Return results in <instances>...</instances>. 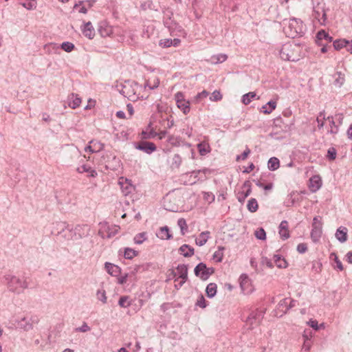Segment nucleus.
<instances>
[{"mask_svg":"<svg viewBox=\"0 0 352 352\" xmlns=\"http://www.w3.org/2000/svg\"><path fill=\"white\" fill-rule=\"evenodd\" d=\"M335 257V262L336 263V268H338L339 270L342 271L344 270L343 265L342 262L339 260L337 255L335 253L331 254V256Z\"/></svg>","mask_w":352,"mask_h":352,"instance_id":"obj_59","label":"nucleus"},{"mask_svg":"<svg viewBox=\"0 0 352 352\" xmlns=\"http://www.w3.org/2000/svg\"><path fill=\"white\" fill-rule=\"evenodd\" d=\"M299 47L300 45L294 41L286 43L282 46L279 52L280 58L284 60H298Z\"/></svg>","mask_w":352,"mask_h":352,"instance_id":"obj_1","label":"nucleus"},{"mask_svg":"<svg viewBox=\"0 0 352 352\" xmlns=\"http://www.w3.org/2000/svg\"><path fill=\"white\" fill-rule=\"evenodd\" d=\"M157 133L153 130H151L149 132L142 131V135L143 139H151L156 137Z\"/></svg>","mask_w":352,"mask_h":352,"instance_id":"obj_49","label":"nucleus"},{"mask_svg":"<svg viewBox=\"0 0 352 352\" xmlns=\"http://www.w3.org/2000/svg\"><path fill=\"white\" fill-rule=\"evenodd\" d=\"M348 41L345 39H338L333 41V45L335 50H339L343 47L346 48Z\"/></svg>","mask_w":352,"mask_h":352,"instance_id":"obj_32","label":"nucleus"},{"mask_svg":"<svg viewBox=\"0 0 352 352\" xmlns=\"http://www.w3.org/2000/svg\"><path fill=\"white\" fill-rule=\"evenodd\" d=\"M60 47L63 50L65 51L66 52H71L75 47L74 45L72 43L70 42H63Z\"/></svg>","mask_w":352,"mask_h":352,"instance_id":"obj_40","label":"nucleus"},{"mask_svg":"<svg viewBox=\"0 0 352 352\" xmlns=\"http://www.w3.org/2000/svg\"><path fill=\"white\" fill-rule=\"evenodd\" d=\"M336 239L341 243L347 240V229L344 227L339 228L336 232Z\"/></svg>","mask_w":352,"mask_h":352,"instance_id":"obj_18","label":"nucleus"},{"mask_svg":"<svg viewBox=\"0 0 352 352\" xmlns=\"http://www.w3.org/2000/svg\"><path fill=\"white\" fill-rule=\"evenodd\" d=\"M98 31L101 36H109L113 33V28L106 21H101L98 25Z\"/></svg>","mask_w":352,"mask_h":352,"instance_id":"obj_11","label":"nucleus"},{"mask_svg":"<svg viewBox=\"0 0 352 352\" xmlns=\"http://www.w3.org/2000/svg\"><path fill=\"white\" fill-rule=\"evenodd\" d=\"M157 236L161 239H170L172 238V235L169 233V229L167 226L160 228Z\"/></svg>","mask_w":352,"mask_h":352,"instance_id":"obj_23","label":"nucleus"},{"mask_svg":"<svg viewBox=\"0 0 352 352\" xmlns=\"http://www.w3.org/2000/svg\"><path fill=\"white\" fill-rule=\"evenodd\" d=\"M338 77L334 80V84L339 87L342 86L345 80L344 74H342L340 72L336 73Z\"/></svg>","mask_w":352,"mask_h":352,"instance_id":"obj_38","label":"nucleus"},{"mask_svg":"<svg viewBox=\"0 0 352 352\" xmlns=\"http://www.w3.org/2000/svg\"><path fill=\"white\" fill-rule=\"evenodd\" d=\"M90 329H91L88 326V324L85 322H83L82 324L80 327L76 329V331L85 333L90 331Z\"/></svg>","mask_w":352,"mask_h":352,"instance_id":"obj_55","label":"nucleus"},{"mask_svg":"<svg viewBox=\"0 0 352 352\" xmlns=\"http://www.w3.org/2000/svg\"><path fill=\"white\" fill-rule=\"evenodd\" d=\"M284 32L287 36L294 38L302 33V22L295 18L283 21Z\"/></svg>","mask_w":352,"mask_h":352,"instance_id":"obj_2","label":"nucleus"},{"mask_svg":"<svg viewBox=\"0 0 352 352\" xmlns=\"http://www.w3.org/2000/svg\"><path fill=\"white\" fill-rule=\"evenodd\" d=\"M146 240V233L141 232L136 234L133 238V241L135 244H142L144 241Z\"/></svg>","mask_w":352,"mask_h":352,"instance_id":"obj_34","label":"nucleus"},{"mask_svg":"<svg viewBox=\"0 0 352 352\" xmlns=\"http://www.w3.org/2000/svg\"><path fill=\"white\" fill-rule=\"evenodd\" d=\"M208 95H209V93H208L207 91L204 90V91H202L201 92L198 93V94L195 96V100L197 102H199L201 99L206 98Z\"/></svg>","mask_w":352,"mask_h":352,"instance_id":"obj_52","label":"nucleus"},{"mask_svg":"<svg viewBox=\"0 0 352 352\" xmlns=\"http://www.w3.org/2000/svg\"><path fill=\"white\" fill-rule=\"evenodd\" d=\"M222 99V95L219 91L215 90L212 93L210 100L211 101H219Z\"/></svg>","mask_w":352,"mask_h":352,"instance_id":"obj_48","label":"nucleus"},{"mask_svg":"<svg viewBox=\"0 0 352 352\" xmlns=\"http://www.w3.org/2000/svg\"><path fill=\"white\" fill-rule=\"evenodd\" d=\"M177 225L180 228L182 234L184 235L186 231L188 229V226L186 220L183 218L179 219L177 221Z\"/></svg>","mask_w":352,"mask_h":352,"instance_id":"obj_36","label":"nucleus"},{"mask_svg":"<svg viewBox=\"0 0 352 352\" xmlns=\"http://www.w3.org/2000/svg\"><path fill=\"white\" fill-rule=\"evenodd\" d=\"M179 252L184 257H190L194 254V248L187 244H184L179 248Z\"/></svg>","mask_w":352,"mask_h":352,"instance_id":"obj_19","label":"nucleus"},{"mask_svg":"<svg viewBox=\"0 0 352 352\" xmlns=\"http://www.w3.org/2000/svg\"><path fill=\"white\" fill-rule=\"evenodd\" d=\"M263 317V312L262 311L255 310L252 311L248 316L245 322L249 326L250 329H252L254 325H257L260 320Z\"/></svg>","mask_w":352,"mask_h":352,"instance_id":"obj_8","label":"nucleus"},{"mask_svg":"<svg viewBox=\"0 0 352 352\" xmlns=\"http://www.w3.org/2000/svg\"><path fill=\"white\" fill-rule=\"evenodd\" d=\"M217 284L214 283H209L206 289V293L208 298H212L216 295L217 293Z\"/></svg>","mask_w":352,"mask_h":352,"instance_id":"obj_26","label":"nucleus"},{"mask_svg":"<svg viewBox=\"0 0 352 352\" xmlns=\"http://www.w3.org/2000/svg\"><path fill=\"white\" fill-rule=\"evenodd\" d=\"M77 171L80 173H88L89 176L95 177L97 175V172L87 165H82L77 168Z\"/></svg>","mask_w":352,"mask_h":352,"instance_id":"obj_22","label":"nucleus"},{"mask_svg":"<svg viewBox=\"0 0 352 352\" xmlns=\"http://www.w3.org/2000/svg\"><path fill=\"white\" fill-rule=\"evenodd\" d=\"M120 94L126 97L129 100L135 101L138 98L136 91L138 89V84L134 81L126 80L121 85Z\"/></svg>","mask_w":352,"mask_h":352,"instance_id":"obj_4","label":"nucleus"},{"mask_svg":"<svg viewBox=\"0 0 352 352\" xmlns=\"http://www.w3.org/2000/svg\"><path fill=\"white\" fill-rule=\"evenodd\" d=\"M6 283L8 289L14 293L21 294L28 287L25 280H23L12 274H6L5 276Z\"/></svg>","mask_w":352,"mask_h":352,"instance_id":"obj_3","label":"nucleus"},{"mask_svg":"<svg viewBox=\"0 0 352 352\" xmlns=\"http://www.w3.org/2000/svg\"><path fill=\"white\" fill-rule=\"evenodd\" d=\"M67 103L71 108L76 109L80 106L81 103V98H79L78 95L72 94L68 96Z\"/></svg>","mask_w":352,"mask_h":352,"instance_id":"obj_17","label":"nucleus"},{"mask_svg":"<svg viewBox=\"0 0 352 352\" xmlns=\"http://www.w3.org/2000/svg\"><path fill=\"white\" fill-rule=\"evenodd\" d=\"M108 229H109L108 234H107V237L108 238H110V237L116 235V233L118 232V228H117V226H113L111 228H108Z\"/></svg>","mask_w":352,"mask_h":352,"instance_id":"obj_62","label":"nucleus"},{"mask_svg":"<svg viewBox=\"0 0 352 352\" xmlns=\"http://www.w3.org/2000/svg\"><path fill=\"white\" fill-rule=\"evenodd\" d=\"M249 283V278L246 274H242L240 276V286L243 290H245L246 285Z\"/></svg>","mask_w":352,"mask_h":352,"instance_id":"obj_47","label":"nucleus"},{"mask_svg":"<svg viewBox=\"0 0 352 352\" xmlns=\"http://www.w3.org/2000/svg\"><path fill=\"white\" fill-rule=\"evenodd\" d=\"M166 18L164 17V24L166 27H167L168 29H173L176 26V23L171 20L170 16L173 14L171 12H168V13H164Z\"/></svg>","mask_w":352,"mask_h":352,"instance_id":"obj_25","label":"nucleus"},{"mask_svg":"<svg viewBox=\"0 0 352 352\" xmlns=\"http://www.w3.org/2000/svg\"><path fill=\"white\" fill-rule=\"evenodd\" d=\"M314 16L318 19L321 24H324L327 15L323 6H320L318 4L316 7L314 6Z\"/></svg>","mask_w":352,"mask_h":352,"instance_id":"obj_10","label":"nucleus"},{"mask_svg":"<svg viewBox=\"0 0 352 352\" xmlns=\"http://www.w3.org/2000/svg\"><path fill=\"white\" fill-rule=\"evenodd\" d=\"M107 158L111 157V160H107L104 161L105 163V167L107 169L110 170H116L118 167L119 166L120 160L118 158H117L116 156H113L111 155H107Z\"/></svg>","mask_w":352,"mask_h":352,"instance_id":"obj_14","label":"nucleus"},{"mask_svg":"<svg viewBox=\"0 0 352 352\" xmlns=\"http://www.w3.org/2000/svg\"><path fill=\"white\" fill-rule=\"evenodd\" d=\"M279 234L283 240H286L289 237L288 223L285 220L282 221L279 225Z\"/></svg>","mask_w":352,"mask_h":352,"instance_id":"obj_16","label":"nucleus"},{"mask_svg":"<svg viewBox=\"0 0 352 352\" xmlns=\"http://www.w3.org/2000/svg\"><path fill=\"white\" fill-rule=\"evenodd\" d=\"M243 188H246L245 192H243V195H245V197H248L252 192L250 182L248 180L245 181L243 184Z\"/></svg>","mask_w":352,"mask_h":352,"instance_id":"obj_46","label":"nucleus"},{"mask_svg":"<svg viewBox=\"0 0 352 352\" xmlns=\"http://www.w3.org/2000/svg\"><path fill=\"white\" fill-rule=\"evenodd\" d=\"M210 232L204 231L199 234V237L195 240V243L199 246L205 245L209 238Z\"/></svg>","mask_w":352,"mask_h":352,"instance_id":"obj_21","label":"nucleus"},{"mask_svg":"<svg viewBox=\"0 0 352 352\" xmlns=\"http://www.w3.org/2000/svg\"><path fill=\"white\" fill-rule=\"evenodd\" d=\"M303 337L305 338V341L302 347V350L306 352H309L311 347L310 342L307 336L304 335Z\"/></svg>","mask_w":352,"mask_h":352,"instance_id":"obj_54","label":"nucleus"},{"mask_svg":"<svg viewBox=\"0 0 352 352\" xmlns=\"http://www.w3.org/2000/svg\"><path fill=\"white\" fill-rule=\"evenodd\" d=\"M307 323L311 327H312L315 330H318L320 329V327H324L323 324H321L319 326L318 321L316 320H310Z\"/></svg>","mask_w":352,"mask_h":352,"instance_id":"obj_57","label":"nucleus"},{"mask_svg":"<svg viewBox=\"0 0 352 352\" xmlns=\"http://www.w3.org/2000/svg\"><path fill=\"white\" fill-rule=\"evenodd\" d=\"M135 148L142 151L147 154H151L156 151V146L151 142L142 141L135 146Z\"/></svg>","mask_w":352,"mask_h":352,"instance_id":"obj_9","label":"nucleus"},{"mask_svg":"<svg viewBox=\"0 0 352 352\" xmlns=\"http://www.w3.org/2000/svg\"><path fill=\"white\" fill-rule=\"evenodd\" d=\"M325 117H324V111H322L321 112H320L318 116L316 118V121L318 124V126L319 129H321L324 126V121L323 120H325Z\"/></svg>","mask_w":352,"mask_h":352,"instance_id":"obj_45","label":"nucleus"},{"mask_svg":"<svg viewBox=\"0 0 352 352\" xmlns=\"http://www.w3.org/2000/svg\"><path fill=\"white\" fill-rule=\"evenodd\" d=\"M336 150L333 147L329 148L327 151V157L329 160H334L336 157Z\"/></svg>","mask_w":352,"mask_h":352,"instance_id":"obj_51","label":"nucleus"},{"mask_svg":"<svg viewBox=\"0 0 352 352\" xmlns=\"http://www.w3.org/2000/svg\"><path fill=\"white\" fill-rule=\"evenodd\" d=\"M138 254V252L130 248H126L124 252V256L126 259H132Z\"/></svg>","mask_w":352,"mask_h":352,"instance_id":"obj_30","label":"nucleus"},{"mask_svg":"<svg viewBox=\"0 0 352 352\" xmlns=\"http://www.w3.org/2000/svg\"><path fill=\"white\" fill-rule=\"evenodd\" d=\"M254 235L259 240H265L266 239V233L263 228H260L255 231Z\"/></svg>","mask_w":352,"mask_h":352,"instance_id":"obj_41","label":"nucleus"},{"mask_svg":"<svg viewBox=\"0 0 352 352\" xmlns=\"http://www.w3.org/2000/svg\"><path fill=\"white\" fill-rule=\"evenodd\" d=\"M289 300V298H283V300H281L278 303L279 308L285 307V309H286L287 307H288V305H288Z\"/></svg>","mask_w":352,"mask_h":352,"instance_id":"obj_64","label":"nucleus"},{"mask_svg":"<svg viewBox=\"0 0 352 352\" xmlns=\"http://www.w3.org/2000/svg\"><path fill=\"white\" fill-rule=\"evenodd\" d=\"M261 263L263 265H266L269 268H272L274 266L272 262L267 257L262 258Z\"/></svg>","mask_w":352,"mask_h":352,"instance_id":"obj_63","label":"nucleus"},{"mask_svg":"<svg viewBox=\"0 0 352 352\" xmlns=\"http://www.w3.org/2000/svg\"><path fill=\"white\" fill-rule=\"evenodd\" d=\"M250 153V150L247 148L243 152V153L241 155H238L236 157V161H239V160H244L247 158V157L248 156V155Z\"/></svg>","mask_w":352,"mask_h":352,"instance_id":"obj_60","label":"nucleus"},{"mask_svg":"<svg viewBox=\"0 0 352 352\" xmlns=\"http://www.w3.org/2000/svg\"><path fill=\"white\" fill-rule=\"evenodd\" d=\"M255 97L256 94L254 92H249L242 96L241 101L244 104H248L251 102L252 99L254 98Z\"/></svg>","mask_w":352,"mask_h":352,"instance_id":"obj_33","label":"nucleus"},{"mask_svg":"<svg viewBox=\"0 0 352 352\" xmlns=\"http://www.w3.org/2000/svg\"><path fill=\"white\" fill-rule=\"evenodd\" d=\"M280 166V161L277 157H272L270 158L267 162V167L270 170H276Z\"/></svg>","mask_w":352,"mask_h":352,"instance_id":"obj_24","label":"nucleus"},{"mask_svg":"<svg viewBox=\"0 0 352 352\" xmlns=\"http://www.w3.org/2000/svg\"><path fill=\"white\" fill-rule=\"evenodd\" d=\"M129 296H121L119 299L118 305L121 307H124V308L129 307L131 305V302L129 301Z\"/></svg>","mask_w":352,"mask_h":352,"instance_id":"obj_37","label":"nucleus"},{"mask_svg":"<svg viewBox=\"0 0 352 352\" xmlns=\"http://www.w3.org/2000/svg\"><path fill=\"white\" fill-rule=\"evenodd\" d=\"M247 208L251 212H256L258 209V203L256 199L254 198H251L248 202Z\"/></svg>","mask_w":352,"mask_h":352,"instance_id":"obj_31","label":"nucleus"},{"mask_svg":"<svg viewBox=\"0 0 352 352\" xmlns=\"http://www.w3.org/2000/svg\"><path fill=\"white\" fill-rule=\"evenodd\" d=\"M196 305L201 308H205L206 307V300L202 295L197 300Z\"/></svg>","mask_w":352,"mask_h":352,"instance_id":"obj_61","label":"nucleus"},{"mask_svg":"<svg viewBox=\"0 0 352 352\" xmlns=\"http://www.w3.org/2000/svg\"><path fill=\"white\" fill-rule=\"evenodd\" d=\"M323 41L327 43H331L333 38L330 36L324 30H320L316 35V43L318 45H323Z\"/></svg>","mask_w":352,"mask_h":352,"instance_id":"obj_13","label":"nucleus"},{"mask_svg":"<svg viewBox=\"0 0 352 352\" xmlns=\"http://www.w3.org/2000/svg\"><path fill=\"white\" fill-rule=\"evenodd\" d=\"M307 250V245L306 243H301L297 245V251L299 253L303 254V253L306 252Z\"/></svg>","mask_w":352,"mask_h":352,"instance_id":"obj_58","label":"nucleus"},{"mask_svg":"<svg viewBox=\"0 0 352 352\" xmlns=\"http://www.w3.org/2000/svg\"><path fill=\"white\" fill-rule=\"evenodd\" d=\"M176 270L177 272H175L174 270H171L170 274L174 277L177 274L179 275V277L175 279V281H177L179 278H182V280L179 284V286L182 287L188 279V266L184 264H180L177 265Z\"/></svg>","mask_w":352,"mask_h":352,"instance_id":"obj_7","label":"nucleus"},{"mask_svg":"<svg viewBox=\"0 0 352 352\" xmlns=\"http://www.w3.org/2000/svg\"><path fill=\"white\" fill-rule=\"evenodd\" d=\"M212 59L215 63H223L227 59V56L226 54H219L217 56H214Z\"/></svg>","mask_w":352,"mask_h":352,"instance_id":"obj_53","label":"nucleus"},{"mask_svg":"<svg viewBox=\"0 0 352 352\" xmlns=\"http://www.w3.org/2000/svg\"><path fill=\"white\" fill-rule=\"evenodd\" d=\"M20 4L26 8L27 10H34L36 8V1L35 0H30V1L25 3H20Z\"/></svg>","mask_w":352,"mask_h":352,"instance_id":"obj_39","label":"nucleus"},{"mask_svg":"<svg viewBox=\"0 0 352 352\" xmlns=\"http://www.w3.org/2000/svg\"><path fill=\"white\" fill-rule=\"evenodd\" d=\"M159 45L163 48H166L172 46V41L170 38L162 39L159 42Z\"/></svg>","mask_w":352,"mask_h":352,"instance_id":"obj_50","label":"nucleus"},{"mask_svg":"<svg viewBox=\"0 0 352 352\" xmlns=\"http://www.w3.org/2000/svg\"><path fill=\"white\" fill-rule=\"evenodd\" d=\"M182 164V157L179 154H175L173 157L172 166L179 168Z\"/></svg>","mask_w":352,"mask_h":352,"instance_id":"obj_43","label":"nucleus"},{"mask_svg":"<svg viewBox=\"0 0 352 352\" xmlns=\"http://www.w3.org/2000/svg\"><path fill=\"white\" fill-rule=\"evenodd\" d=\"M61 231L58 232V234H63L65 232H67L69 234V236L72 235V228H69L68 225H66L65 223H61Z\"/></svg>","mask_w":352,"mask_h":352,"instance_id":"obj_56","label":"nucleus"},{"mask_svg":"<svg viewBox=\"0 0 352 352\" xmlns=\"http://www.w3.org/2000/svg\"><path fill=\"white\" fill-rule=\"evenodd\" d=\"M195 274L202 280H206L214 272L213 267H208L204 263H199L194 269Z\"/></svg>","mask_w":352,"mask_h":352,"instance_id":"obj_5","label":"nucleus"},{"mask_svg":"<svg viewBox=\"0 0 352 352\" xmlns=\"http://www.w3.org/2000/svg\"><path fill=\"white\" fill-rule=\"evenodd\" d=\"M266 104H267L269 107V110H262V112L264 114H270L272 112L273 110H274L276 107V102L275 101H269Z\"/></svg>","mask_w":352,"mask_h":352,"instance_id":"obj_42","label":"nucleus"},{"mask_svg":"<svg viewBox=\"0 0 352 352\" xmlns=\"http://www.w3.org/2000/svg\"><path fill=\"white\" fill-rule=\"evenodd\" d=\"M96 296H97L98 300H100L103 303L107 302V296H106V292L104 290H103V289L98 290V292L96 293Z\"/></svg>","mask_w":352,"mask_h":352,"instance_id":"obj_44","label":"nucleus"},{"mask_svg":"<svg viewBox=\"0 0 352 352\" xmlns=\"http://www.w3.org/2000/svg\"><path fill=\"white\" fill-rule=\"evenodd\" d=\"M17 324L19 327L26 331L32 329V324L27 320L26 318H23L19 320Z\"/></svg>","mask_w":352,"mask_h":352,"instance_id":"obj_28","label":"nucleus"},{"mask_svg":"<svg viewBox=\"0 0 352 352\" xmlns=\"http://www.w3.org/2000/svg\"><path fill=\"white\" fill-rule=\"evenodd\" d=\"M83 34L89 39H92L95 36V30L91 22L85 23L82 28Z\"/></svg>","mask_w":352,"mask_h":352,"instance_id":"obj_15","label":"nucleus"},{"mask_svg":"<svg viewBox=\"0 0 352 352\" xmlns=\"http://www.w3.org/2000/svg\"><path fill=\"white\" fill-rule=\"evenodd\" d=\"M322 233V223L320 217H315L313 219L311 237L314 242L318 241Z\"/></svg>","mask_w":352,"mask_h":352,"instance_id":"obj_6","label":"nucleus"},{"mask_svg":"<svg viewBox=\"0 0 352 352\" xmlns=\"http://www.w3.org/2000/svg\"><path fill=\"white\" fill-rule=\"evenodd\" d=\"M177 107L180 109L182 112L186 115L190 112V102L188 100H184L182 102H178L177 103Z\"/></svg>","mask_w":352,"mask_h":352,"instance_id":"obj_29","label":"nucleus"},{"mask_svg":"<svg viewBox=\"0 0 352 352\" xmlns=\"http://www.w3.org/2000/svg\"><path fill=\"white\" fill-rule=\"evenodd\" d=\"M105 268L107 272L111 276H116L120 272V268L118 265L108 262L105 263Z\"/></svg>","mask_w":352,"mask_h":352,"instance_id":"obj_20","label":"nucleus"},{"mask_svg":"<svg viewBox=\"0 0 352 352\" xmlns=\"http://www.w3.org/2000/svg\"><path fill=\"white\" fill-rule=\"evenodd\" d=\"M322 186V180L319 175H314L309 179V188L312 192H316Z\"/></svg>","mask_w":352,"mask_h":352,"instance_id":"obj_12","label":"nucleus"},{"mask_svg":"<svg viewBox=\"0 0 352 352\" xmlns=\"http://www.w3.org/2000/svg\"><path fill=\"white\" fill-rule=\"evenodd\" d=\"M224 247L219 246L218 250L216 251L213 254V258L217 262H221L223 259V250H224Z\"/></svg>","mask_w":352,"mask_h":352,"instance_id":"obj_35","label":"nucleus"},{"mask_svg":"<svg viewBox=\"0 0 352 352\" xmlns=\"http://www.w3.org/2000/svg\"><path fill=\"white\" fill-rule=\"evenodd\" d=\"M274 263L279 268H285L287 266V261L280 255L275 254L274 256Z\"/></svg>","mask_w":352,"mask_h":352,"instance_id":"obj_27","label":"nucleus"}]
</instances>
